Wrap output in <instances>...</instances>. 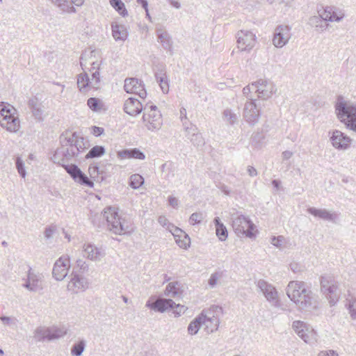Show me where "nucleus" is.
Listing matches in <instances>:
<instances>
[{
  "instance_id": "nucleus-1",
  "label": "nucleus",
  "mask_w": 356,
  "mask_h": 356,
  "mask_svg": "<svg viewBox=\"0 0 356 356\" xmlns=\"http://www.w3.org/2000/svg\"><path fill=\"white\" fill-rule=\"evenodd\" d=\"M60 143L61 146L55 151L51 158V161L61 165L76 183L92 188L94 182L76 164L67 163L86 149L83 138L79 136L76 132L72 133L70 136L67 134H63L60 136Z\"/></svg>"
},
{
  "instance_id": "nucleus-2",
  "label": "nucleus",
  "mask_w": 356,
  "mask_h": 356,
  "mask_svg": "<svg viewBox=\"0 0 356 356\" xmlns=\"http://www.w3.org/2000/svg\"><path fill=\"white\" fill-rule=\"evenodd\" d=\"M286 295L300 309L316 307L315 294L307 288L304 282L291 281L286 287Z\"/></svg>"
},
{
  "instance_id": "nucleus-3",
  "label": "nucleus",
  "mask_w": 356,
  "mask_h": 356,
  "mask_svg": "<svg viewBox=\"0 0 356 356\" xmlns=\"http://www.w3.org/2000/svg\"><path fill=\"white\" fill-rule=\"evenodd\" d=\"M100 216L107 222L108 229L115 234L124 235L132 231L130 222L120 216L114 207H106Z\"/></svg>"
},
{
  "instance_id": "nucleus-4",
  "label": "nucleus",
  "mask_w": 356,
  "mask_h": 356,
  "mask_svg": "<svg viewBox=\"0 0 356 356\" xmlns=\"http://www.w3.org/2000/svg\"><path fill=\"white\" fill-rule=\"evenodd\" d=\"M338 118L347 128L356 132V105L349 102L340 101L335 105Z\"/></svg>"
},
{
  "instance_id": "nucleus-5",
  "label": "nucleus",
  "mask_w": 356,
  "mask_h": 356,
  "mask_svg": "<svg viewBox=\"0 0 356 356\" xmlns=\"http://www.w3.org/2000/svg\"><path fill=\"white\" fill-rule=\"evenodd\" d=\"M16 110L10 105L0 104V125L10 132H17L20 127V122L15 115Z\"/></svg>"
},
{
  "instance_id": "nucleus-6",
  "label": "nucleus",
  "mask_w": 356,
  "mask_h": 356,
  "mask_svg": "<svg viewBox=\"0 0 356 356\" xmlns=\"http://www.w3.org/2000/svg\"><path fill=\"white\" fill-rule=\"evenodd\" d=\"M320 282L321 292L328 299L330 305H334L339 298V293L337 292L338 286L334 277L330 275H322Z\"/></svg>"
},
{
  "instance_id": "nucleus-7",
  "label": "nucleus",
  "mask_w": 356,
  "mask_h": 356,
  "mask_svg": "<svg viewBox=\"0 0 356 356\" xmlns=\"http://www.w3.org/2000/svg\"><path fill=\"white\" fill-rule=\"evenodd\" d=\"M143 120L149 131L159 130L163 124L162 116L155 105L146 104L144 107Z\"/></svg>"
},
{
  "instance_id": "nucleus-8",
  "label": "nucleus",
  "mask_w": 356,
  "mask_h": 356,
  "mask_svg": "<svg viewBox=\"0 0 356 356\" xmlns=\"http://www.w3.org/2000/svg\"><path fill=\"white\" fill-rule=\"evenodd\" d=\"M67 331L65 326L38 327L34 332L33 337L37 341H52L64 337Z\"/></svg>"
},
{
  "instance_id": "nucleus-9",
  "label": "nucleus",
  "mask_w": 356,
  "mask_h": 356,
  "mask_svg": "<svg viewBox=\"0 0 356 356\" xmlns=\"http://www.w3.org/2000/svg\"><path fill=\"white\" fill-rule=\"evenodd\" d=\"M146 307L155 312L161 313H163L170 309L175 308V309L173 312L176 316H180L181 314H184L186 309L184 305H181L180 304L177 305L172 299L170 298H160L156 300L153 302L147 301L146 302Z\"/></svg>"
},
{
  "instance_id": "nucleus-10",
  "label": "nucleus",
  "mask_w": 356,
  "mask_h": 356,
  "mask_svg": "<svg viewBox=\"0 0 356 356\" xmlns=\"http://www.w3.org/2000/svg\"><path fill=\"white\" fill-rule=\"evenodd\" d=\"M232 227L238 236L245 235L250 238L256 236L254 225L249 218L243 215L232 218Z\"/></svg>"
},
{
  "instance_id": "nucleus-11",
  "label": "nucleus",
  "mask_w": 356,
  "mask_h": 356,
  "mask_svg": "<svg viewBox=\"0 0 356 356\" xmlns=\"http://www.w3.org/2000/svg\"><path fill=\"white\" fill-rule=\"evenodd\" d=\"M255 99L250 97V101L245 104L243 108V118L250 126L255 125L259 120L261 111L257 108Z\"/></svg>"
},
{
  "instance_id": "nucleus-12",
  "label": "nucleus",
  "mask_w": 356,
  "mask_h": 356,
  "mask_svg": "<svg viewBox=\"0 0 356 356\" xmlns=\"http://www.w3.org/2000/svg\"><path fill=\"white\" fill-rule=\"evenodd\" d=\"M124 89L127 93L138 95L142 99L147 96L143 81L137 78H127L124 80Z\"/></svg>"
},
{
  "instance_id": "nucleus-13",
  "label": "nucleus",
  "mask_w": 356,
  "mask_h": 356,
  "mask_svg": "<svg viewBox=\"0 0 356 356\" xmlns=\"http://www.w3.org/2000/svg\"><path fill=\"white\" fill-rule=\"evenodd\" d=\"M238 48L241 51H250L256 42L255 35L249 31H239L236 34Z\"/></svg>"
},
{
  "instance_id": "nucleus-14",
  "label": "nucleus",
  "mask_w": 356,
  "mask_h": 356,
  "mask_svg": "<svg viewBox=\"0 0 356 356\" xmlns=\"http://www.w3.org/2000/svg\"><path fill=\"white\" fill-rule=\"evenodd\" d=\"M291 28L287 25L277 26L273 33V43L277 48L286 44L291 38Z\"/></svg>"
},
{
  "instance_id": "nucleus-15",
  "label": "nucleus",
  "mask_w": 356,
  "mask_h": 356,
  "mask_svg": "<svg viewBox=\"0 0 356 356\" xmlns=\"http://www.w3.org/2000/svg\"><path fill=\"white\" fill-rule=\"evenodd\" d=\"M70 281L67 284V289L74 293L84 291L88 288V282L86 277L73 270L71 274Z\"/></svg>"
},
{
  "instance_id": "nucleus-16",
  "label": "nucleus",
  "mask_w": 356,
  "mask_h": 356,
  "mask_svg": "<svg viewBox=\"0 0 356 356\" xmlns=\"http://www.w3.org/2000/svg\"><path fill=\"white\" fill-rule=\"evenodd\" d=\"M257 286L268 302H271L275 307L280 305L277 291L272 284L264 280H259L257 282Z\"/></svg>"
},
{
  "instance_id": "nucleus-17",
  "label": "nucleus",
  "mask_w": 356,
  "mask_h": 356,
  "mask_svg": "<svg viewBox=\"0 0 356 356\" xmlns=\"http://www.w3.org/2000/svg\"><path fill=\"white\" fill-rule=\"evenodd\" d=\"M322 8L321 17L327 22H339L342 21L345 17L344 10L339 7L327 6Z\"/></svg>"
},
{
  "instance_id": "nucleus-18",
  "label": "nucleus",
  "mask_w": 356,
  "mask_h": 356,
  "mask_svg": "<svg viewBox=\"0 0 356 356\" xmlns=\"http://www.w3.org/2000/svg\"><path fill=\"white\" fill-rule=\"evenodd\" d=\"M256 93L258 98L267 99L270 98L277 90L275 84L268 80L259 79L256 81Z\"/></svg>"
},
{
  "instance_id": "nucleus-19",
  "label": "nucleus",
  "mask_w": 356,
  "mask_h": 356,
  "mask_svg": "<svg viewBox=\"0 0 356 356\" xmlns=\"http://www.w3.org/2000/svg\"><path fill=\"white\" fill-rule=\"evenodd\" d=\"M70 259L67 257H60L54 264L52 274L56 280H63L67 275Z\"/></svg>"
},
{
  "instance_id": "nucleus-20",
  "label": "nucleus",
  "mask_w": 356,
  "mask_h": 356,
  "mask_svg": "<svg viewBox=\"0 0 356 356\" xmlns=\"http://www.w3.org/2000/svg\"><path fill=\"white\" fill-rule=\"evenodd\" d=\"M212 322L215 321V330L218 329V325H219V320L217 318L212 319L211 318L207 317L206 315L201 314L194 318L188 325V332L191 335L196 334L199 330L200 329L201 326L203 324H205L207 322Z\"/></svg>"
},
{
  "instance_id": "nucleus-21",
  "label": "nucleus",
  "mask_w": 356,
  "mask_h": 356,
  "mask_svg": "<svg viewBox=\"0 0 356 356\" xmlns=\"http://www.w3.org/2000/svg\"><path fill=\"white\" fill-rule=\"evenodd\" d=\"M168 228L174 236L177 244L181 248L186 249L191 243L190 237L182 229L169 223Z\"/></svg>"
},
{
  "instance_id": "nucleus-22",
  "label": "nucleus",
  "mask_w": 356,
  "mask_h": 356,
  "mask_svg": "<svg viewBox=\"0 0 356 356\" xmlns=\"http://www.w3.org/2000/svg\"><path fill=\"white\" fill-rule=\"evenodd\" d=\"M332 145L339 149H346L350 144L351 139L339 130H334L330 138Z\"/></svg>"
},
{
  "instance_id": "nucleus-23",
  "label": "nucleus",
  "mask_w": 356,
  "mask_h": 356,
  "mask_svg": "<svg viewBox=\"0 0 356 356\" xmlns=\"http://www.w3.org/2000/svg\"><path fill=\"white\" fill-rule=\"evenodd\" d=\"M143 110L142 103L134 97H129L124 102V111L129 115H137Z\"/></svg>"
},
{
  "instance_id": "nucleus-24",
  "label": "nucleus",
  "mask_w": 356,
  "mask_h": 356,
  "mask_svg": "<svg viewBox=\"0 0 356 356\" xmlns=\"http://www.w3.org/2000/svg\"><path fill=\"white\" fill-rule=\"evenodd\" d=\"M53 3L56 5L63 11L69 13H76L74 6H81L83 5L84 0H51Z\"/></svg>"
},
{
  "instance_id": "nucleus-25",
  "label": "nucleus",
  "mask_w": 356,
  "mask_h": 356,
  "mask_svg": "<svg viewBox=\"0 0 356 356\" xmlns=\"http://www.w3.org/2000/svg\"><path fill=\"white\" fill-rule=\"evenodd\" d=\"M307 211L314 216V217L320 219L334 222L337 218L338 215L336 213H331L325 209H317L316 207H309Z\"/></svg>"
},
{
  "instance_id": "nucleus-26",
  "label": "nucleus",
  "mask_w": 356,
  "mask_h": 356,
  "mask_svg": "<svg viewBox=\"0 0 356 356\" xmlns=\"http://www.w3.org/2000/svg\"><path fill=\"white\" fill-rule=\"evenodd\" d=\"M28 106L31 111L33 116L38 121L43 120V110L42 103L39 102L36 97L31 98L28 102Z\"/></svg>"
},
{
  "instance_id": "nucleus-27",
  "label": "nucleus",
  "mask_w": 356,
  "mask_h": 356,
  "mask_svg": "<svg viewBox=\"0 0 356 356\" xmlns=\"http://www.w3.org/2000/svg\"><path fill=\"white\" fill-rule=\"evenodd\" d=\"M118 156L120 159H136L144 160L145 154L138 148L124 149L118 152Z\"/></svg>"
},
{
  "instance_id": "nucleus-28",
  "label": "nucleus",
  "mask_w": 356,
  "mask_h": 356,
  "mask_svg": "<svg viewBox=\"0 0 356 356\" xmlns=\"http://www.w3.org/2000/svg\"><path fill=\"white\" fill-rule=\"evenodd\" d=\"M111 29L112 35L116 41H124L127 38L128 31L124 25L113 23L111 24Z\"/></svg>"
},
{
  "instance_id": "nucleus-29",
  "label": "nucleus",
  "mask_w": 356,
  "mask_h": 356,
  "mask_svg": "<svg viewBox=\"0 0 356 356\" xmlns=\"http://www.w3.org/2000/svg\"><path fill=\"white\" fill-rule=\"evenodd\" d=\"M154 76L163 92L168 93L169 91V83L164 68L158 69L157 71L155 72Z\"/></svg>"
},
{
  "instance_id": "nucleus-30",
  "label": "nucleus",
  "mask_w": 356,
  "mask_h": 356,
  "mask_svg": "<svg viewBox=\"0 0 356 356\" xmlns=\"http://www.w3.org/2000/svg\"><path fill=\"white\" fill-rule=\"evenodd\" d=\"M156 35L158 41L161 44L163 47L166 50H171L172 41L168 32L162 29H156Z\"/></svg>"
},
{
  "instance_id": "nucleus-31",
  "label": "nucleus",
  "mask_w": 356,
  "mask_h": 356,
  "mask_svg": "<svg viewBox=\"0 0 356 356\" xmlns=\"http://www.w3.org/2000/svg\"><path fill=\"white\" fill-rule=\"evenodd\" d=\"M321 10H318V15L309 17L308 23L310 26L316 27L318 30L323 31L327 29L328 24L327 22L321 17Z\"/></svg>"
},
{
  "instance_id": "nucleus-32",
  "label": "nucleus",
  "mask_w": 356,
  "mask_h": 356,
  "mask_svg": "<svg viewBox=\"0 0 356 356\" xmlns=\"http://www.w3.org/2000/svg\"><path fill=\"white\" fill-rule=\"evenodd\" d=\"M99 67L95 63L92 62L90 69L91 79H90V88L97 89L100 84Z\"/></svg>"
},
{
  "instance_id": "nucleus-33",
  "label": "nucleus",
  "mask_w": 356,
  "mask_h": 356,
  "mask_svg": "<svg viewBox=\"0 0 356 356\" xmlns=\"http://www.w3.org/2000/svg\"><path fill=\"white\" fill-rule=\"evenodd\" d=\"M182 292L181 284L179 282H172L166 286L164 293L166 296L175 298L180 296Z\"/></svg>"
},
{
  "instance_id": "nucleus-34",
  "label": "nucleus",
  "mask_w": 356,
  "mask_h": 356,
  "mask_svg": "<svg viewBox=\"0 0 356 356\" xmlns=\"http://www.w3.org/2000/svg\"><path fill=\"white\" fill-rule=\"evenodd\" d=\"M213 223L216 227V236L218 237L219 240L221 241H225L228 236V232L226 227L221 222L219 217L214 218Z\"/></svg>"
},
{
  "instance_id": "nucleus-35",
  "label": "nucleus",
  "mask_w": 356,
  "mask_h": 356,
  "mask_svg": "<svg viewBox=\"0 0 356 356\" xmlns=\"http://www.w3.org/2000/svg\"><path fill=\"white\" fill-rule=\"evenodd\" d=\"M88 172L92 182V180L96 181H102L106 178L104 171L100 170L99 166L95 163H92L89 165ZM89 179L90 180V179Z\"/></svg>"
},
{
  "instance_id": "nucleus-36",
  "label": "nucleus",
  "mask_w": 356,
  "mask_h": 356,
  "mask_svg": "<svg viewBox=\"0 0 356 356\" xmlns=\"http://www.w3.org/2000/svg\"><path fill=\"white\" fill-rule=\"evenodd\" d=\"M83 251L85 256L90 260H99L101 257V251L93 245H84Z\"/></svg>"
},
{
  "instance_id": "nucleus-37",
  "label": "nucleus",
  "mask_w": 356,
  "mask_h": 356,
  "mask_svg": "<svg viewBox=\"0 0 356 356\" xmlns=\"http://www.w3.org/2000/svg\"><path fill=\"white\" fill-rule=\"evenodd\" d=\"M306 327V323L300 321H296L293 323V329L297 334L306 343H308V336L304 332V328Z\"/></svg>"
},
{
  "instance_id": "nucleus-38",
  "label": "nucleus",
  "mask_w": 356,
  "mask_h": 356,
  "mask_svg": "<svg viewBox=\"0 0 356 356\" xmlns=\"http://www.w3.org/2000/svg\"><path fill=\"white\" fill-rule=\"evenodd\" d=\"M106 152V149L104 146L102 145H95L92 147L88 154L86 155L85 159H95L99 158L103 156Z\"/></svg>"
},
{
  "instance_id": "nucleus-39",
  "label": "nucleus",
  "mask_w": 356,
  "mask_h": 356,
  "mask_svg": "<svg viewBox=\"0 0 356 356\" xmlns=\"http://www.w3.org/2000/svg\"><path fill=\"white\" fill-rule=\"evenodd\" d=\"M27 277L29 279V281L31 282L32 286L35 289L36 291L42 289V287L40 284L41 277L40 275H37L32 271L31 267L29 268Z\"/></svg>"
},
{
  "instance_id": "nucleus-40",
  "label": "nucleus",
  "mask_w": 356,
  "mask_h": 356,
  "mask_svg": "<svg viewBox=\"0 0 356 356\" xmlns=\"http://www.w3.org/2000/svg\"><path fill=\"white\" fill-rule=\"evenodd\" d=\"M77 86L81 92H84L88 87H90V78L86 72L79 75Z\"/></svg>"
},
{
  "instance_id": "nucleus-41",
  "label": "nucleus",
  "mask_w": 356,
  "mask_h": 356,
  "mask_svg": "<svg viewBox=\"0 0 356 356\" xmlns=\"http://www.w3.org/2000/svg\"><path fill=\"white\" fill-rule=\"evenodd\" d=\"M111 6L122 17L128 15L127 10L122 0H109Z\"/></svg>"
},
{
  "instance_id": "nucleus-42",
  "label": "nucleus",
  "mask_w": 356,
  "mask_h": 356,
  "mask_svg": "<svg viewBox=\"0 0 356 356\" xmlns=\"http://www.w3.org/2000/svg\"><path fill=\"white\" fill-rule=\"evenodd\" d=\"M87 105L93 112L100 111L103 106V102L97 97H90L87 100Z\"/></svg>"
},
{
  "instance_id": "nucleus-43",
  "label": "nucleus",
  "mask_w": 356,
  "mask_h": 356,
  "mask_svg": "<svg viewBox=\"0 0 356 356\" xmlns=\"http://www.w3.org/2000/svg\"><path fill=\"white\" fill-rule=\"evenodd\" d=\"M144 184V178L139 174L132 175L129 178V186L134 189L139 188Z\"/></svg>"
},
{
  "instance_id": "nucleus-44",
  "label": "nucleus",
  "mask_w": 356,
  "mask_h": 356,
  "mask_svg": "<svg viewBox=\"0 0 356 356\" xmlns=\"http://www.w3.org/2000/svg\"><path fill=\"white\" fill-rule=\"evenodd\" d=\"M86 343L83 340L74 343L71 348V354L74 356H81L85 350Z\"/></svg>"
},
{
  "instance_id": "nucleus-45",
  "label": "nucleus",
  "mask_w": 356,
  "mask_h": 356,
  "mask_svg": "<svg viewBox=\"0 0 356 356\" xmlns=\"http://www.w3.org/2000/svg\"><path fill=\"white\" fill-rule=\"evenodd\" d=\"M161 168L165 179H169L170 177H174L173 163L172 162H165L161 165Z\"/></svg>"
},
{
  "instance_id": "nucleus-46",
  "label": "nucleus",
  "mask_w": 356,
  "mask_h": 356,
  "mask_svg": "<svg viewBox=\"0 0 356 356\" xmlns=\"http://www.w3.org/2000/svg\"><path fill=\"white\" fill-rule=\"evenodd\" d=\"M223 117L225 120L231 125L234 124L238 122V116L229 109H226L223 111Z\"/></svg>"
},
{
  "instance_id": "nucleus-47",
  "label": "nucleus",
  "mask_w": 356,
  "mask_h": 356,
  "mask_svg": "<svg viewBox=\"0 0 356 356\" xmlns=\"http://www.w3.org/2000/svg\"><path fill=\"white\" fill-rule=\"evenodd\" d=\"M189 140L195 146L197 147L204 145V140L199 131L197 133L193 132L192 137H189Z\"/></svg>"
},
{
  "instance_id": "nucleus-48",
  "label": "nucleus",
  "mask_w": 356,
  "mask_h": 356,
  "mask_svg": "<svg viewBox=\"0 0 356 356\" xmlns=\"http://www.w3.org/2000/svg\"><path fill=\"white\" fill-rule=\"evenodd\" d=\"M183 126L186 133V136L188 139H189V137H192L193 132L197 133L199 131L198 128L195 125L188 123V122H183Z\"/></svg>"
},
{
  "instance_id": "nucleus-49",
  "label": "nucleus",
  "mask_w": 356,
  "mask_h": 356,
  "mask_svg": "<svg viewBox=\"0 0 356 356\" xmlns=\"http://www.w3.org/2000/svg\"><path fill=\"white\" fill-rule=\"evenodd\" d=\"M222 277V272L216 271L212 273L209 280V285L211 288H213L218 283V281L220 278Z\"/></svg>"
},
{
  "instance_id": "nucleus-50",
  "label": "nucleus",
  "mask_w": 356,
  "mask_h": 356,
  "mask_svg": "<svg viewBox=\"0 0 356 356\" xmlns=\"http://www.w3.org/2000/svg\"><path fill=\"white\" fill-rule=\"evenodd\" d=\"M15 165L19 175L24 178L26 175V172L25 170L24 163L20 157H17Z\"/></svg>"
},
{
  "instance_id": "nucleus-51",
  "label": "nucleus",
  "mask_w": 356,
  "mask_h": 356,
  "mask_svg": "<svg viewBox=\"0 0 356 356\" xmlns=\"http://www.w3.org/2000/svg\"><path fill=\"white\" fill-rule=\"evenodd\" d=\"M202 214L201 213L195 212L192 213L189 218V223L195 225L200 224L202 220Z\"/></svg>"
},
{
  "instance_id": "nucleus-52",
  "label": "nucleus",
  "mask_w": 356,
  "mask_h": 356,
  "mask_svg": "<svg viewBox=\"0 0 356 356\" xmlns=\"http://www.w3.org/2000/svg\"><path fill=\"white\" fill-rule=\"evenodd\" d=\"M303 334H305L306 335L308 336V343L310 342L312 340L315 339L316 337V333L314 331V330L307 323L306 327L304 328Z\"/></svg>"
},
{
  "instance_id": "nucleus-53",
  "label": "nucleus",
  "mask_w": 356,
  "mask_h": 356,
  "mask_svg": "<svg viewBox=\"0 0 356 356\" xmlns=\"http://www.w3.org/2000/svg\"><path fill=\"white\" fill-rule=\"evenodd\" d=\"M257 84H256V82H253L250 85H248L245 87L243 88V93L244 95H245L247 97V98H248L250 99V98L248 97V95L252 92H256V86Z\"/></svg>"
},
{
  "instance_id": "nucleus-54",
  "label": "nucleus",
  "mask_w": 356,
  "mask_h": 356,
  "mask_svg": "<svg viewBox=\"0 0 356 356\" xmlns=\"http://www.w3.org/2000/svg\"><path fill=\"white\" fill-rule=\"evenodd\" d=\"M76 266L79 268V272L83 273L88 270V266L85 261L82 259H78L76 261Z\"/></svg>"
},
{
  "instance_id": "nucleus-55",
  "label": "nucleus",
  "mask_w": 356,
  "mask_h": 356,
  "mask_svg": "<svg viewBox=\"0 0 356 356\" xmlns=\"http://www.w3.org/2000/svg\"><path fill=\"white\" fill-rule=\"evenodd\" d=\"M347 307L351 318L353 319H356V309L355 308V302L350 301Z\"/></svg>"
},
{
  "instance_id": "nucleus-56",
  "label": "nucleus",
  "mask_w": 356,
  "mask_h": 356,
  "mask_svg": "<svg viewBox=\"0 0 356 356\" xmlns=\"http://www.w3.org/2000/svg\"><path fill=\"white\" fill-rule=\"evenodd\" d=\"M104 133V129L103 127L92 126V134L96 136H100Z\"/></svg>"
},
{
  "instance_id": "nucleus-57",
  "label": "nucleus",
  "mask_w": 356,
  "mask_h": 356,
  "mask_svg": "<svg viewBox=\"0 0 356 356\" xmlns=\"http://www.w3.org/2000/svg\"><path fill=\"white\" fill-rule=\"evenodd\" d=\"M284 239V237L282 236H279L277 237L273 236L271 238V243L277 248L280 247L282 245V241Z\"/></svg>"
},
{
  "instance_id": "nucleus-58",
  "label": "nucleus",
  "mask_w": 356,
  "mask_h": 356,
  "mask_svg": "<svg viewBox=\"0 0 356 356\" xmlns=\"http://www.w3.org/2000/svg\"><path fill=\"white\" fill-rule=\"evenodd\" d=\"M54 232H55L54 227L50 226V227H46L44 232V237L47 239L51 238Z\"/></svg>"
},
{
  "instance_id": "nucleus-59",
  "label": "nucleus",
  "mask_w": 356,
  "mask_h": 356,
  "mask_svg": "<svg viewBox=\"0 0 356 356\" xmlns=\"http://www.w3.org/2000/svg\"><path fill=\"white\" fill-rule=\"evenodd\" d=\"M318 356H338V353L334 350H322L318 354Z\"/></svg>"
},
{
  "instance_id": "nucleus-60",
  "label": "nucleus",
  "mask_w": 356,
  "mask_h": 356,
  "mask_svg": "<svg viewBox=\"0 0 356 356\" xmlns=\"http://www.w3.org/2000/svg\"><path fill=\"white\" fill-rule=\"evenodd\" d=\"M22 286L23 287H24L25 289H28L30 291H37L35 289L33 288L34 286H32L31 282V281H29V279L28 277L26 278L25 283L23 284Z\"/></svg>"
},
{
  "instance_id": "nucleus-61",
  "label": "nucleus",
  "mask_w": 356,
  "mask_h": 356,
  "mask_svg": "<svg viewBox=\"0 0 356 356\" xmlns=\"http://www.w3.org/2000/svg\"><path fill=\"white\" fill-rule=\"evenodd\" d=\"M180 118H181L182 123L187 122L186 109L184 107H181L180 108Z\"/></svg>"
},
{
  "instance_id": "nucleus-62",
  "label": "nucleus",
  "mask_w": 356,
  "mask_h": 356,
  "mask_svg": "<svg viewBox=\"0 0 356 356\" xmlns=\"http://www.w3.org/2000/svg\"><path fill=\"white\" fill-rule=\"evenodd\" d=\"M169 204L173 208H176L178 205V200L173 196H169L168 197Z\"/></svg>"
},
{
  "instance_id": "nucleus-63",
  "label": "nucleus",
  "mask_w": 356,
  "mask_h": 356,
  "mask_svg": "<svg viewBox=\"0 0 356 356\" xmlns=\"http://www.w3.org/2000/svg\"><path fill=\"white\" fill-rule=\"evenodd\" d=\"M0 320L4 325H10L13 322V319L8 316H1Z\"/></svg>"
},
{
  "instance_id": "nucleus-64",
  "label": "nucleus",
  "mask_w": 356,
  "mask_h": 356,
  "mask_svg": "<svg viewBox=\"0 0 356 356\" xmlns=\"http://www.w3.org/2000/svg\"><path fill=\"white\" fill-rule=\"evenodd\" d=\"M247 170L250 177H255L257 175V171L253 166L249 165Z\"/></svg>"
}]
</instances>
